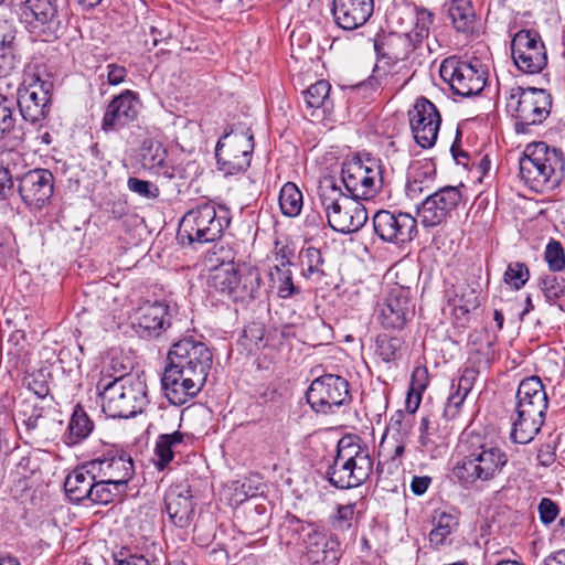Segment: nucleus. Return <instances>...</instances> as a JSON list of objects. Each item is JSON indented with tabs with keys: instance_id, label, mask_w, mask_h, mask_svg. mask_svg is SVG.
I'll use <instances>...</instances> for the list:
<instances>
[{
	"instance_id": "603ef678",
	"label": "nucleus",
	"mask_w": 565,
	"mask_h": 565,
	"mask_svg": "<svg viewBox=\"0 0 565 565\" xmlns=\"http://www.w3.org/2000/svg\"><path fill=\"white\" fill-rule=\"evenodd\" d=\"M544 256L552 271H561L565 268V253L559 242L552 239L546 245Z\"/></svg>"
},
{
	"instance_id": "6ab92c4d",
	"label": "nucleus",
	"mask_w": 565,
	"mask_h": 565,
	"mask_svg": "<svg viewBox=\"0 0 565 565\" xmlns=\"http://www.w3.org/2000/svg\"><path fill=\"white\" fill-rule=\"evenodd\" d=\"M408 120L415 141L424 149L431 148L441 124L436 106L425 97L416 99L413 108L408 110Z\"/></svg>"
},
{
	"instance_id": "ea45409f",
	"label": "nucleus",
	"mask_w": 565,
	"mask_h": 565,
	"mask_svg": "<svg viewBox=\"0 0 565 565\" xmlns=\"http://www.w3.org/2000/svg\"><path fill=\"white\" fill-rule=\"evenodd\" d=\"M269 280L270 287L280 299H288L300 292V288L294 284L291 269H270Z\"/></svg>"
},
{
	"instance_id": "13d9d810",
	"label": "nucleus",
	"mask_w": 565,
	"mask_h": 565,
	"mask_svg": "<svg viewBox=\"0 0 565 565\" xmlns=\"http://www.w3.org/2000/svg\"><path fill=\"white\" fill-rule=\"evenodd\" d=\"M17 30L12 23L2 20L0 21V47H14Z\"/></svg>"
},
{
	"instance_id": "338daca9",
	"label": "nucleus",
	"mask_w": 565,
	"mask_h": 565,
	"mask_svg": "<svg viewBox=\"0 0 565 565\" xmlns=\"http://www.w3.org/2000/svg\"><path fill=\"white\" fill-rule=\"evenodd\" d=\"M394 444L390 441V446L384 451H391L393 455L391 456L392 460L401 458L405 451V439L402 438H392Z\"/></svg>"
},
{
	"instance_id": "dca6fc26",
	"label": "nucleus",
	"mask_w": 565,
	"mask_h": 565,
	"mask_svg": "<svg viewBox=\"0 0 565 565\" xmlns=\"http://www.w3.org/2000/svg\"><path fill=\"white\" fill-rule=\"evenodd\" d=\"M90 471L97 478L113 481L114 484L127 488L135 475V465L131 456L116 445H105V449L90 460Z\"/></svg>"
},
{
	"instance_id": "2eb2a0df",
	"label": "nucleus",
	"mask_w": 565,
	"mask_h": 565,
	"mask_svg": "<svg viewBox=\"0 0 565 565\" xmlns=\"http://www.w3.org/2000/svg\"><path fill=\"white\" fill-rule=\"evenodd\" d=\"M515 66L526 74H537L547 65L545 45L536 31L520 30L511 41Z\"/></svg>"
},
{
	"instance_id": "cd10ccee",
	"label": "nucleus",
	"mask_w": 565,
	"mask_h": 565,
	"mask_svg": "<svg viewBox=\"0 0 565 565\" xmlns=\"http://www.w3.org/2000/svg\"><path fill=\"white\" fill-rule=\"evenodd\" d=\"M373 9V0H333L332 15L338 26L353 31L367 22Z\"/></svg>"
},
{
	"instance_id": "6e6552de",
	"label": "nucleus",
	"mask_w": 565,
	"mask_h": 565,
	"mask_svg": "<svg viewBox=\"0 0 565 565\" xmlns=\"http://www.w3.org/2000/svg\"><path fill=\"white\" fill-rule=\"evenodd\" d=\"M505 108L515 119V131L526 134L530 126L541 125L550 116L552 97L543 88L515 86L509 90Z\"/></svg>"
},
{
	"instance_id": "f03ea898",
	"label": "nucleus",
	"mask_w": 565,
	"mask_h": 565,
	"mask_svg": "<svg viewBox=\"0 0 565 565\" xmlns=\"http://www.w3.org/2000/svg\"><path fill=\"white\" fill-rule=\"evenodd\" d=\"M103 412L113 418H129L143 412L149 403L142 375L104 374L97 383Z\"/></svg>"
},
{
	"instance_id": "a19ab883",
	"label": "nucleus",
	"mask_w": 565,
	"mask_h": 565,
	"mask_svg": "<svg viewBox=\"0 0 565 565\" xmlns=\"http://www.w3.org/2000/svg\"><path fill=\"white\" fill-rule=\"evenodd\" d=\"M127 488L114 484L113 481L96 478L89 501L96 504H108L126 493Z\"/></svg>"
},
{
	"instance_id": "864d4df0",
	"label": "nucleus",
	"mask_w": 565,
	"mask_h": 565,
	"mask_svg": "<svg viewBox=\"0 0 565 565\" xmlns=\"http://www.w3.org/2000/svg\"><path fill=\"white\" fill-rule=\"evenodd\" d=\"M127 184L131 192L137 193L145 199L154 200L160 194L159 188L150 181L141 180L138 178H129Z\"/></svg>"
},
{
	"instance_id": "1a4fd4ad",
	"label": "nucleus",
	"mask_w": 565,
	"mask_h": 565,
	"mask_svg": "<svg viewBox=\"0 0 565 565\" xmlns=\"http://www.w3.org/2000/svg\"><path fill=\"white\" fill-rule=\"evenodd\" d=\"M341 182L349 196L370 200L382 189V166L370 154L347 159L341 168Z\"/></svg>"
},
{
	"instance_id": "423d86ee",
	"label": "nucleus",
	"mask_w": 565,
	"mask_h": 565,
	"mask_svg": "<svg viewBox=\"0 0 565 565\" xmlns=\"http://www.w3.org/2000/svg\"><path fill=\"white\" fill-rule=\"evenodd\" d=\"M372 470L373 460L369 448L350 438H341L337 455L328 467L327 478L335 488L350 489L365 482Z\"/></svg>"
},
{
	"instance_id": "7c9ffc66",
	"label": "nucleus",
	"mask_w": 565,
	"mask_h": 565,
	"mask_svg": "<svg viewBox=\"0 0 565 565\" xmlns=\"http://www.w3.org/2000/svg\"><path fill=\"white\" fill-rule=\"evenodd\" d=\"M236 279L233 281V288L230 292V299L233 301H249L257 297L260 285L262 276L257 268L242 265H236Z\"/></svg>"
},
{
	"instance_id": "e433bc0d",
	"label": "nucleus",
	"mask_w": 565,
	"mask_h": 565,
	"mask_svg": "<svg viewBox=\"0 0 565 565\" xmlns=\"http://www.w3.org/2000/svg\"><path fill=\"white\" fill-rule=\"evenodd\" d=\"M433 529L429 533L430 543L438 547L446 543L448 536L457 529L458 519L446 511H435L433 515Z\"/></svg>"
},
{
	"instance_id": "b1692460",
	"label": "nucleus",
	"mask_w": 565,
	"mask_h": 565,
	"mask_svg": "<svg viewBox=\"0 0 565 565\" xmlns=\"http://www.w3.org/2000/svg\"><path fill=\"white\" fill-rule=\"evenodd\" d=\"M51 87V83L36 78L30 85L19 88L17 103L24 120L36 122L45 117Z\"/></svg>"
},
{
	"instance_id": "c756f323",
	"label": "nucleus",
	"mask_w": 565,
	"mask_h": 565,
	"mask_svg": "<svg viewBox=\"0 0 565 565\" xmlns=\"http://www.w3.org/2000/svg\"><path fill=\"white\" fill-rule=\"evenodd\" d=\"M413 21L414 28L395 39L396 42L405 45L404 50L402 52L393 51L387 53L391 58H395L397 61L405 60L409 52L413 51L419 43H422L425 38L428 36L429 29L433 23V14L426 9L416 10Z\"/></svg>"
},
{
	"instance_id": "a211bd4d",
	"label": "nucleus",
	"mask_w": 565,
	"mask_h": 565,
	"mask_svg": "<svg viewBox=\"0 0 565 565\" xmlns=\"http://www.w3.org/2000/svg\"><path fill=\"white\" fill-rule=\"evenodd\" d=\"M413 315L411 289L398 284L390 288L376 309L377 320L385 329H403Z\"/></svg>"
},
{
	"instance_id": "4c0bfd02",
	"label": "nucleus",
	"mask_w": 565,
	"mask_h": 565,
	"mask_svg": "<svg viewBox=\"0 0 565 565\" xmlns=\"http://www.w3.org/2000/svg\"><path fill=\"white\" fill-rule=\"evenodd\" d=\"M451 302L456 317H466L480 306L479 294L475 288L461 285L457 287Z\"/></svg>"
},
{
	"instance_id": "393cba45",
	"label": "nucleus",
	"mask_w": 565,
	"mask_h": 565,
	"mask_svg": "<svg viewBox=\"0 0 565 565\" xmlns=\"http://www.w3.org/2000/svg\"><path fill=\"white\" fill-rule=\"evenodd\" d=\"M132 326L141 338H158L171 326L169 305L162 301H147L141 305Z\"/></svg>"
},
{
	"instance_id": "6e6d98bb",
	"label": "nucleus",
	"mask_w": 565,
	"mask_h": 565,
	"mask_svg": "<svg viewBox=\"0 0 565 565\" xmlns=\"http://www.w3.org/2000/svg\"><path fill=\"white\" fill-rule=\"evenodd\" d=\"M15 47H0V77L8 76L18 65Z\"/></svg>"
},
{
	"instance_id": "7ed1b4c3",
	"label": "nucleus",
	"mask_w": 565,
	"mask_h": 565,
	"mask_svg": "<svg viewBox=\"0 0 565 565\" xmlns=\"http://www.w3.org/2000/svg\"><path fill=\"white\" fill-rule=\"evenodd\" d=\"M519 166L521 179L537 193L555 189L564 178L563 152L543 141L529 143Z\"/></svg>"
},
{
	"instance_id": "ddd939ff",
	"label": "nucleus",
	"mask_w": 565,
	"mask_h": 565,
	"mask_svg": "<svg viewBox=\"0 0 565 565\" xmlns=\"http://www.w3.org/2000/svg\"><path fill=\"white\" fill-rule=\"evenodd\" d=\"M21 19L30 33L43 42L57 39L62 29L58 0H25L21 9Z\"/></svg>"
},
{
	"instance_id": "5701e85b",
	"label": "nucleus",
	"mask_w": 565,
	"mask_h": 565,
	"mask_svg": "<svg viewBox=\"0 0 565 565\" xmlns=\"http://www.w3.org/2000/svg\"><path fill=\"white\" fill-rule=\"evenodd\" d=\"M303 545L310 565H338L342 556L341 543L333 534L312 530L306 535Z\"/></svg>"
},
{
	"instance_id": "e2e57ef3",
	"label": "nucleus",
	"mask_w": 565,
	"mask_h": 565,
	"mask_svg": "<svg viewBox=\"0 0 565 565\" xmlns=\"http://www.w3.org/2000/svg\"><path fill=\"white\" fill-rule=\"evenodd\" d=\"M431 483V479L427 476H415L411 482V490L416 495L424 494Z\"/></svg>"
},
{
	"instance_id": "9b49d317",
	"label": "nucleus",
	"mask_w": 565,
	"mask_h": 565,
	"mask_svg": "<svg viewBox=\"0 0 565 565\" xmlns=\"http://www.w3.org/2000/svg\"><path fill=\"white\" fill-rule=\"evenodd\" d=\"M213 355L202 342L185 338L174 343L168 352L166 367L206 382L207 373L212 366Z\"/></svg>"
},
{
	"instance_id": "f8f14e48",
	"label": "nucleus",
	"mask_w": 565,
	"mask_h": 565,
	"mask_svg": "<svg viewBox=\"0 0 565 565\" xmlns=\"http://www.w3.org/2000/svg\"><path fill=\"white\" fill-rule=\"evenodd\" d=\"M440 77L454 94L471 97L480 94L486 85V72L479 63L472 64L456 56L445 58L439 68Z\"/></svg>"
},
{
	"instance_id": "20e7f679",
	"label": "nucleus",
	"mask_w": 565,
	"mask_h": 565,
	"mask_svg": "<svg viewBox=\"0 0 565 565\" xmlns=\"http://www.w3.org/2000/svg\"><path fill=\"white\" fill-rule=\"evenodd\" d=\"M516 417L513 419L511 439L516 444H529L541 430L547 409V395L537 376L521 381L516 391Z\"/></svg>"
},
{
	"instance_id": "49530a36",
	"label": "nucleus",
	"mask_w": 565,
	"mask_h": 565,
	"mask_svg": "<svg viewBox=\"0 0 565 565\" xmlns=\"http://www.w3.org/2000/svg\"><path fill=\"white\" fill-rule=\"evenodd\" d=\"M302 274L307 278H311L315 275L320 277L323 275L322 265L323 258L319 249L315 247H308L305 249L301 256Z\"/></svg>"
},
{
	"instance_id": "3c124183",
	"label": "nucleus",
	"mask_w": 565,
	"mask_h": 565,
	"mask_svg": "<svg viewBox=\"0 0 565 565\" xmlns=\"http://www.w3.org/2000/svg\"><path fill=\"white\" fill-rule=\"evenodd\" d=\"M564 280H559L555 275H545L540 278L539 286L546 300L551 303L559 299L565 290Z\"/></svg>"
},
{
	"instance_id": "de8ad7c7",
	"label": "nucleus",
	"mask_w": 565,
	"mask_h": 565,
	"mask_svg": "<svg viewBox=\"0 0 565 565\" xmlns=\"http://www.w3.org/2000/svg\"><path fill=\"white\" fill-rule=\"evenodd\" d=\"M13 103L0 95V141L4 140L14 129Z\"/></svg>"
},
{
	"instance_id": "412c9836",
	"label": "nucleus",
	"mask_w": 565,
	"mask_h": 565,
	"mask_svg": "<svg viewBox=\"0 0 565 565\" xmlns=\"http://www.w3.org/2000/svg\"><path fill=\"white\" fill-rule=\"evenodd\" d=\"M140 107L138 94L130 89L124 90L107 105L102 120V130L110 132L128 126L138 118Z\"/></svg>"
},
{
	"instance_id": "4be33fe9",
	"label": "nucleus",
	"mask_w": 565,
	"mask_h": 565,
	"mask_svg": "<svg viewBox=\"0 0 565 565\" xmlns=\"http://www.w3.org/2000/svg\"><path fill=\"white\" fill-rule=\"evenodd\" d=\"M54 177L46 169H34L24 173L19 180L18 191L30 209H42L51 199Z\"/></svg>"
},
{
	"instance_id": "bf43d9fd",
	"label": "nucleus",
	"mask_w": 565,
	"mask_h": 565,
	"mask_svg": "<svg viewBox=\"0 0 565 565\" xmlns=\"http://www.w3.org/2000/svg\"><path fill=\"white\" fill-rule=\"evenodd\" d=\"M127 76V71L124 66L117 64L107 65V81L110 85L121 84Z\"/></svg>"
},
{
	"instance_id": "72a5a7b5",
	"label": "nucleus",
	"mask_w": 565,
	"mask_h": 565,
	"mask_svg": "<svg viewBox=\"0 0 565 565\" xmlns=\"http://www.w3.org/2000/svg\"><path fill=\"white\" fill-rule=\"evenodd\" d=\"M448 15L458 32H473L477 15L471 0H451L448 4Z\"/></svg>"
},
{
	"instance_id": "f257e3e1",
	"label": "nucleus",
	"mask_w": 565,
	"mask_h": 565,
	"mask_svg": "<svg viewBox=\"0 0 565 565\" xmlns=\"http://www.w3.org/2000/svg\"><path fill=\"white\" fill-rule=\"evenodd\" d=\"M461 446L463 456L454 466L452 475L466 488L497 479L508 465L507 452L480 435L469 434Z\"/></svg>"
},
{
	"instance_id": "c85d7f7f",
	"label": "nucleus",
	"mask_w": 565,
	"mask_h": 565,
	"mask_svg": "<svg viewBox=\"0 0 565 565\" xmlns=\"http://www.w3.org/2000/svg\"><path fill=\"white\" fill-rule=\"evenodd\" d=\"M161 382L166 397L177 406H181L194 397L205 384V382L169 367L164 369Z\"/></svg>"
},
{
	"instance_id": "bb28decb",
	"label": "nucleus",
	"mask_w": 565,
	"mask_h": 565,
	"mask_svg": "<svg viewBox=\"0 0 565 565\" xmlns=\"http://www.w3.org/2000/svg\"><path fill=\"white\" fill-rule=\"evenodd\" d=\"M164 505L174 526L186 529L191 525L195 514V503L189 486L170 487L164 495Z\"/></svg>"
},
{
	"instance_id": "f704fd0d",
	"label": "nucleus",
	"mask_w": 565,
	"mask_h": 565,
	"mask_svg": "<svg viewBox=\"0 0 565 565\" xmlns=\"http://www.w3.org/2000/svg\"><path fill=\"white\" fill-rule=\"evenodd\" d=\"M184 446V434L175 430L171 434H162L158 437L154 447L156 466L163 470L173 459L174 454Z\"/></svg>"
},
{
	"instance_id": "774afa93",
	"label": "nucleus",
	"mask_w": 565,
	"mask_h": 565,
	"mask_svg": "<svg viewBox=\"0 0 565 565\" xmlns=\"http://www.w3.org/2000/svg\"><path fill=\"white\" fill-rule=\"evenodd\" d=\"M543 565H565V550L557 551L547 556Z\"/></svg>"
},
{
	"instance_id": "8fccbe9b",
	"label": "nucleus",
	"mask_w": 565,
	"mask_h": 565,
	"mask_svg": "<svg viewBox=\"0 0 565 565\" xmlns=\"http://www.w3.org/2000/svg\"><path fill=\"white\" fill-rule=\"evenodd\" d=\"M355 514V504H341L337 508L333 515L330 516V524L337 531H347L352 526Z\"/></svg>"
},
{
	"instance_id": "0e129e2a",
	"label": "nucleus",
	"mask_w": 565,
	"mask_h": 565,
	"mask_svg": "<svg viewBox=\"0 0 565 565\" xmlns=\"http://www.w3.org/2000/svg\"><path fill=\"white\" fill-rule=\"evenodd\" d=\"M12 189L13 181L10 171L4 167H0V196L6 198L12 192Z\"/></svg>"
},
{
	"instance_id": "f3484780",
	"label": "nucleus",
	"mask_w": 565,
	"mask_h": 565,
	"mask_svg": "<svg viewBox=\"0 0 565 565\" xmlns=\"http://www.w3.org/2000/svg\"><path fill=\"white\" fill-rule=\"evenodd\" d=\"M374 233L385 243L402 245L417 235V221L409 213L380 210L372 217Z\"/></svg>"
},
{
	"instance_id": "5fc2aeb1",
	"label": "nucleus",
	"mask_w": 565,
	"mask_h": 565,
	"mask_svg": "<svg viewBox=\"0 0 565 565\" xmlns=\"http://www.w3.org/2000/svg\"><path fill=\"white\" fill-rule=\"evenodd\" d=\"M537 511L541 522L548 525L557 518L559 508L552 499L543 498L539 503Z\"/></svg>"
},
{
	"instance_id": "37998d69",
	"label": "nucleus",
	"mask_w": 565,
	"mask_h": 565,
	"mask_svg": "<svg viewBox=\"0 0 565 565\" xmlns=\"http://www.w3.org/2000/svg\"><path fill=\"white\" fill-rule=\"evenodd\" d=\"M411 431V423L409 419L403 412H397L392 416L390 424L387 426L386 433L382 438L380 448L385 450L390 446V435L392 434V438H402L406 439Z\"/></svg>"
},
{
	"instance_id": "4468645a",
	"label": "nucleus",
	"mask_w": 565,
	"mask_h": 565,
	"mask_svg": "<svg viewBox=\"0 0 565 565\" xmlns=\"http://www.w3.org/2000/svg\"><path fill=\"white\" fill-rule=\"evenodd\" d=\"M349 382L335 374H324L315 379L308 391L307 402L316 413H333L335 407L351 402Z\"/></svg>"
},
{
	"instance_id": "2f4dec72",
	"label": "nucleus",
	"mask_w": 565,
	"mask_h": 565,
	"mask_svg": "<svg viewBox=\"0 0 565 565\" xmlns=\"http://www.w3.org/2000/svg\"><path fill=\"white\" fill-rule=\"evenodd\" d=\"M92 461L75 468L65 479L64 489L71 501L81 502L89 500L94 488L96 473L90 471Z\"/></svg>"
},
{
	"instance_id": "79ce46f5",
	"label": "nucleus",
	"mask_w": 565,
	"mask_h": 565,
	"mask_svg": "<svg viewBox=\"0 0 565 565\" xmlns=\"http://www.w3.org/2000/svg\"><path fill=\"white\" fill-rule=\"evenodd\" d=\"M94 428L93 422L82 408H76L68 423L70 444H77L85 439Z\"/></svg>"
},
{
	"instance_id": "39448f33",
	"label": "nucleus",
	"mask_w": 565,
	"mask_h": 565,
	"mask_svg": "<svg viewBox=\"0 0 565 565\" xmlns=\"http://www.w3.org/2000/svg\"><path fill=\"white\" fill-rule=\"evenodd\" d=\"M318 196L326 211L328 224L335 232L355 233L369 218L360 200L344 194L333 177L320 181Z\"/></svg>"
},
{
	"instance_id": "c9c22d12",
	"label": "nucleus",
	"mask_w": 565,
	"mask_h": 565,
	"mask_svg": "<svg viewBox=\"0 0 565 565\" xmlns=\"http://www.w3.org/2000/svg\"><path fill=\"white\" fill-rule=\"evenodd\" d=\"M236 265L234 263H222L212 268L207 277V286L215 292L230 298L233 281L236 279Z\"/></svg>"
},
{
	"instance_id": "69168bd1",
	"label": "nucleus",
	"mask_w": 565,
	"mask_h": 565,
	"mask_svg": "<svg viewBox=\"0 0 565 565\" xmlns=\"http://www.w3.org/2000/svg\"><path fill=\"white\" fill-rule=\"evenodd\" d=\"M115 565H157L154 562L146 558L143 555H130L122 559H115Z\"/></svg>"
},
{
	"instance_id": "c03bdc74",
	"label": "nucleus",
	"mask_w": 565,
	"mask_h": 565,
	"mask_svg": "<svg viewBox=\"0 0 565 565\" xmlns=\"http://www.w3.org/2000/svg\"><path fill=\"white\" fill-rule=\"evenodd\" d=\"M331 86L329 82L321 79L310 85L303 90V99L307 108L318 109L322 107L330 94Z\"/></svg>"
},
{
	"instance_id": "680f3d73",
	"label": "nucleus",
	"mask_w": 565,
	"mask_h": 565,
	"mask_svg": "<svg viewBox=\"0 0 565 565\" xmlns=\"http://www.w3.org/2000/svg\"><path fill=\"white\" fill-rule=\"evenodd\" d=\"M22 414L25 416L23 423L28 430H34L39 428L44 422V417L40 409L34 408L30 415L26 414V411H23Z\"/></svg>"
},
{
	"instance_id": "0eeeda50",
	"label": "nucleus",
	"mask_w": 565,
	"mask_h": 565,
	"mask_svg": "<svg viewBox=\"0 0 565 565\" xmlns=\"http://www.w3.org/2000/svg\"><path fill=\"white\" fill-rule=\"evenodd\" d=\"M230 210L222 205L203 203L188 211L180 221L178 238L182 244L215 242L230 225Z\"/></svg>"
},
{
	"instance_id": "473e14b6",
	"label": "nucleus",
	"mask_w": 565,
	"mask_h": 565,
	"mask_svg": "<svg viewBox=\"0 0 565 565\" xmlns=\"http://www.w3.org/2000/svg\"><path fill=\"white\" fill-rule=\"evenodd\" d=\"M472 386V371H465L457 382L452 381L451 393L447 398L444 409V416L447 419H454L458 416V414L460 413V407L463 404L467 395L471 391Z\"/></svg>"
},
{
	"instance_id": "052dcab7",
	"label": "nucleus",
	"mask_w": 565,
	"mask_h": 565,
	"mask_svg": "<svg viewBox=\"0 0 565 565\" xmlns=\"http://www.w3.org/2000/svg\"><path fill=\"white\" fill-rule=\"evenodd\" d=\"M294 256V252L288 247H281L275 256V265L270 269H290L291 257Z\"/></svg>"
},
{
	"instance_id": "09e8293b",
	"label": "nucleus",
	"mask_w": 565,
	"mask_h": 565,
	"mask_svg": "<svg viewBox=\"0 0 565 565\" xmlns=\"http://www.w3.org/2000/svg\"><path fill=\"white\" fill-rule=\"evenodd\" d=\"M529 278L530 271L527 266L520 262L510 263L504 273V281L516 290L522 288Z\"/></svg>"
},
{
	"instance_id": "a18cd8bd",
	"label": "nucleus",
	"mask_w": 565,
	"mask_h": 565,
	"mask_svg": "<svg viewBox=\"0 0 565 565\" xmlns=\"http://www.w3.org/2000/svg\"><path fill=\"white\" fill-rule=\"evenodd\" d=\"M402 345L403 341L397 337L380 334L376 338V353L386 363L395 361L399 356Z\"/></svg>"
},
{
	"instance_id": "4d7b16f0",
	"label": "nucleus",
	"mask_w": 565,
	"mask_h": 565,
	"mask_svg": "<svg viewBox=\"0 0 565 565\" xmlns=\"http://www.w3.org/2000/svg\"><path fill=\"white\" fill-rule=\"evenodd\" d=\"M418 443L425 451H431L436 447V441L433 439L430 420L427 416L420 420Z\"/></svg>"
},
{
	"instance_id": "58836bf2",
	"label": "nucleus",
	"mask_w": 565,
	"mask_h": 565,
	"mask_svg": "<svg viewBox=\"0 0 565 565\" xmlns=\"http://www.w3.org/2000/svg\"><path fill=\"white\" fill-rule=\"evenodd\" d=\"M302 193L292 182L282 185L279 193V206L284 215L295 217L302 209Z\"/></svg>"
},
{
	"instance_id": "9d476101",
	"label": "nucleus",
	"mask_w": 565,
	"mask_h": 565,
	"mask_svg": "<svg viewBox=\"0 0 565 565\" xmlns=\"http://www.w3.org/2000/svg\"><path fill=\"white\" fill-rule=\"evenodd\" d=\"M254 150V136L249 129L225 132L215 147L217 168L225 175L246 171Z\"/></svg>"
},
{
	"instance_id": "aec40b11",
	"label": "nucleus",
	"mask_w": 565,
	"mask_h": 565,
	"mask_svg": "<svg viewBox=\"0 0 565 565\" xmlns=\"http://www.w3.org/2000/svg\"><path fill=\"white\" fill-rule=\"evenodd\" d=\"M462 199L456 186H444L429 194L418 206L417 214L424 227H435L444 223Z\"/></svg>"
},
{
	"instance_id": "a878e982",
	"label": "nucleus",
	"mask_w": 565,
	"mask_h": 565,
	"mask_svg": "<svg viewBox=\"0 0 565 565\" xmlns=\"http://www.w3.org/2000/svg\"><path fill=\"white\" fill-rule=\"evenodd\" d=\"M140 163L143 169L169 180L185 179V169L168 160L167 149L158 141L145 140L140 150Z\"/></svg>"
}]
</instances>
